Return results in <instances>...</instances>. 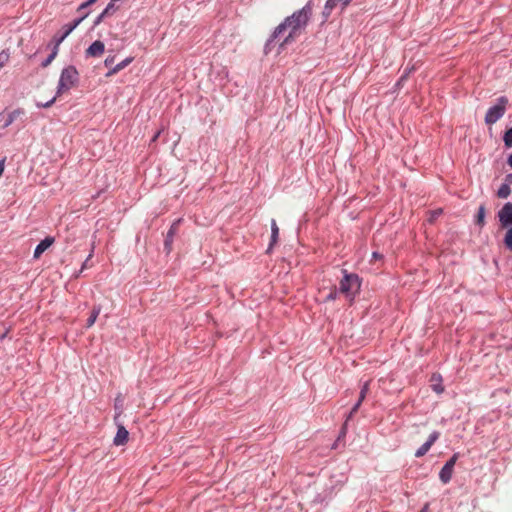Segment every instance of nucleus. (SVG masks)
<instances>
[{
    "label": "nucleus",
    "mask_w": 512,
    "mask_h": 512,
    "mask_svg": "<svg viewBox=\"0 0 512 512\" xmlns=\"http://www.w3.org/2000/svg\"><path fill=\"white\" fill-rule=\"evenodd\" d=\"M5 160L6 158H2L0 160V177L2 176L3 172H4V168H5Z\"/></svg>",
    "instance_id": "nucleus-30"
},
{
    "label": "nucleus",
    "mask_w": 512,
    "mask_h": 512,
    "mask_svg": "<svg viewBox=\"0 0 512 512\" xmlns=\"http://www.w3.org/2000/svg\"><path fill=\"white\" fill-rule=\"evenodd\" d=\"M503 140L506 147H512V127L505 132Z\"/></svg>",
    "instance_id": "nucleus-21"
},
{
    "label": "nucleus",
    "mask_w": 512,
    "mask_h": 512,
    "mask_svg": "<svg viewBox=\"0 0 512 512\" xmlns=\"http://www.w3.org/2000/svg\"><path fill=\"white\" fill-rule=\"evenodd\" d=\"M23 112L21 110H14L12 111L11 113L8 114V117H7V120L4 124V127H7L9 125H11L15 119L20 116Z\"/></svg>",
    "instance_id": "nucleus-19"
},
{
    "label": "nucleus",
    "mask_w": 512,
    "mask_h": 512,
    "mask_svg": "<svg viewBox=\"0 0 512 512\" xmlns=\"http://www.w3.org/2000/svg\"><path fill=\"white\" fill-rule=\"evenodd\" d=\"M91 4H88V1L82 3L80 6H79V11H83L85 10L86 8H88Z\"/></svg>",
    "instance_id": "nucleus-31"
},
{
    "label": "nucleus",
    "mask_w": 512,
    "mask_h": 512,
    "mask_svg": "<svg viewBox=\"0 0 512 512\" xmlns=\"http://www.w3.org/2000/svg\"><path fill=\"white\" fill-rule=\"evenodd\" d=\"M508 99L505 96H501L497 99V103L490 107L485 115V123L487 125L495 124L499 119H501L507 109Z\"/></svg>",
    "instance_id": "nucleus-4"
},
{
    "label": "nucleus",
    "mask_w": 512,
    "mask_h": 512,
    "mask_svg": "<svg viewBox=\"0 0 512 512\" xmlns=\"http://www.w3.org/2000/svg\"><path fill=\"white\" fill-rule=\"evenodd\" d=\"M508 164L512 167V154L508 158Z\"/></svg>",
    "instance_id": "nucleus-35"
},
{
    "label": "nucleus",
    "mask_w": 512,
    "mask_h": 512,
    "mask_svg": "<svg viewBox=\"0 0 512 512\" xmlns=\"http://www.w3.org/2000/svg\"><path fill=\"white\" fill-rule=\"evenodd\" d=\"M278 236H279V228L277 226L276 221L274 219H272V221H271V242H270L268 250H270L272 248V246L277 243Z\"/></svg>",
    "instance_id": "nucleus-15"
},
{
    "label": "nucleus",
    "mask_w": 512,
    "mask_h": 512,
    "mask_svg": "<svg viewBox=\"0 0 512 512\" xmlns=\"http://www.w3.org/2000/svg\"><path fill=\"white\" fill-rule=\"evenodd\" d=\"M458 459V454L455 453L447 462L446 464L442 467L440 473H439V478L440 480L444 483V484H447L451 478H452V474H453V469H454V466H455V463Z\"/></svg>",
    "instance_id": "nucleus-5"
},
{
    "label": "nucleus",
    "mask_w": 512,
    "mask_h": 512,
    "mask_svg": "<svg viewBox=\"0 0 512 512\" xmlns=\"http://www.w3.org/2000/svg\"><path fill=\"white\" fill-rule=\"evenodd\" d=\"M159 134H160V132H157V133L155 134V136L153 137L152 141H156V139L158 138Z\"/></svg>",
    "instance_id": "nucleus-36"
},
{
    "label": "nucleus",
    "mask_w": 512,
    "mask_h": 512,
    "mask_svg": "<svg viewBox=\"0 0 512 512\" xmlns=\"http://www.w3.org/2000/svg\"><path fill=\"white\" fill-rule=\"evenodd\" d=\"M114 62V57H107L104 61V64L106 67H109L113 64Z\"/></svg>",
    "instance_id": "nucleus-29"
},
{
    "label": "nucleus",
    "mask_w": 512,
    "mask_h": 512,
    "mask_svg": "<svg viewBox=\"0 0 512 512\" xmlns=\"http://www.w3.org/2000/svg\"><path fill=\"white\" fill-rule=\"evenodd\" d=\"M101 307L100 306H94L91 312V315L87 319L86 327L90 328L94 325L98 315L100 314Z\"/></svg>",
    "instance_id": "nucleus-16"
},
{
    "label": "nucleus",
    "mask_w": 512,
    "mask_h": 512,
    "mask_svg": "<svg viewBox=\"0 0 512 512\" xmlns=\"http://www.w3.org/2000/svg\"><path fill=\"white\" fill-rule=\"evenodd\" d=\"M133 58L132 57H129V58H126L124 59L123 61H121L120 63H118L115 67H113L107 74L106 76L107 77H110L116 73H118L119 71H121L122 69H124L125 67H127L131 62H132Z\"/></svg>",
    "instance_id": "nucleus-14"
},
{
    "label": "nucleus",
    "mask_w": 512,
    "mask_h": 512,
    "mask_svg": "<svg viewBox=\"0 0 512 512\" xmlns=\"http://www.w3.org/2000/svg\"><path fill=\"white\" fill-rule=\"evenodd\" d=\"M173 233H174L173 228H171L167 235L166 244L170 241V238H172Z\"/></svg>",
    "instance_id": "nucleus-32"
},
{
    "label": "nucleus",
    "mask_w": 512,
    "mask_h": 512,
    "mask_svg": "<svg viewBox=\"0 0 512 512\" xmlns=\"http://www.w3.org/2000/svg\"><path fill=\"white\" fill-rule=\"evenodd\" d=\"M105 51V45L102 41H94L86 50L85 55L87 58L100 57Z\"/></svg>",
    "instance_id": "nucleus-8"
},
{
    "label": "nucleus",
    "mask_w": 512,
    "mask_h": 512,
    "mask_svg": "<svg viewBox=\"0 0 512 512\" xmlns=\"http://www.w3.org/2000/svg\"><path fill=\"white\" fill-rule=\"evenodd\" d=\"M361 282L357 274L347 273L344 271V276L339 283V292L344 295L350 302L353 301L355 295L359 292Z\"/></svg>",
    "instance_id": "nucleus-3"
},
{
    "label": "nucleus",
    "mask_w": 512,
    "mask_h": 512,
    "mask_svg": "<svg viewBox=\"0 0 512 512\" xmlns=\"http://www.w3.org/2000/svg\"><path fill=\"white\" fill-rule=\"evenodd\" d=\"M432 388L438 394H440L444 391V387L441 384H433Z\"/></svg>",
    "instance_id": "nucleus-26"
},
{
    "label": "nucleus",
    "mask_w": 512,
    "mask_h": 512,
    "mask_svg": "<svg viewBox=\"0 0 512 512\" xmlns=\"http://www.w3.org/2000/svg\"><path fill=\"white\" fill-rule=\"evenodd\" d=\"M484 217H485V208H484V206H480L479 210H478V215H477V223L479 225H483Z\"/></svg>",
    "instance_id": "nucleus-23"
},
{
    "label": "nucleus",
    "mask_w": 512,
    "mask_h": 512,
    "mask_svg": "<svg viewBox=\"0 0 512 512\" xmlns=\"http://www.w3.org/2000/svg\"><path fill=\"white\" fill-rule=\"evenodd\" d=\"M442 213V210H436L431 213V217L429 219L430 222H432L436 217H438Z\"/></svg>",
    "instance_id": "nucleus-27"
},
{
    "label": "nucleus",
    "mask_w": 512,
    "mask_h": 512,
    "mask_svg": "<svg viewBox=\"0 0 512 512\" xmlns=\"http://www.w3.org/2000/svg\"><path fill=\"white\" fill-rule=\"evenodd\" d=\"M351 1L352 0H327L323 9V16L328 18L331 15L333 9L338 6L344 9L351 3Z\"/></svg>",
    "instance_id": "nucleus-7"
},
{
    "label": "nucleus",
    "mask_w": 512,
    "mask_h": 512,
    "mask_svg": "<svg viewBox=\"0 0 512 512\" xmlns=\"http://www.w3.org/2000/svg\"><path fill=\"white\" fill-rule=\"evenodd\" d=\"M97 0H88V4H94Z\"/></svg>",
    "instance_id": "nucleus-37"
},
{
    "label": "nucleus",
    "mask_w": 512,
    "mask_h": 512,
    "mask_svg": "<svg viewBox=\"0 0 512 512\" xmlns=\"http://www.w3.org/2000/svg\"><path fill=\"white\" fill-rule=\"evenodd\" d=\"M312 15V6L308 2L302 9L295 11L291 16H288L281 22L274 30L270 41L278 38L282 33L288 30L287 36L283 39L280 47L291 44L300 36L302 31L306 28L310 17Z\"/></svg>",
    "instance_id": "nucleus-1"
},
{
    "label": "nucleus",
    "mask_w": 512,
    "mask_h": 512,
    "mask_svg": "<svg viewBox=\"0 0 512 512\" xmlns=\"http://www.w3.org/2000/svg\"><path fill=\"white\" fill-rule=\"evenodd\" d=\"M78 82L79 73L77 69L74 66L64 68L59 78L56 95L46 103H37V106L44 108L52 106L58 97L76 87Z\"/></svg>",
    "instance_id": "nucleus-2"
},
{
    "label": "nucleus",
    "mask_w": 512,
    "mask_h": 512,
    "mask_svg": "<svg viewBox=\"0 0 512 512\" xmlns=\"http://www.w3.org/2000/svg\"><path fill=\"white\" fill-rule=\"evenodd\" d=\"M87 15L88 13H84L79 19L75 20L72 24L65 25L63 27L64 32L62 36L55 40V44L59 46L62 43V41L83 21V19L86 18Z\"/></svg>",
    "instance_id": "nucleus-10"
},
{
    "label": "nucleus",
    "mask_w": 512,
    "mask_h": 512,
    "mask_svg": "<svg viewBox=\"0 0 512 512\" xmlns=\"http://www.w3.org/2000/svg\"><path fill=\"white\" fill-rule=\"evenodd\" d=\"M128 431L125 429L124 426H119L116 436L114 438V444L117 446L124 445L128 440Z\"/></svg>",
    "instance_id": "nucleus-12"
},
{
    "label": "nucleus",
    "mask_w": 512,
    "mask_h": 512,
    "mask_svg": "<svg viewBox=\"0 0 512 512\" xmlns=\"http://www.w3.org/2000/svg\"><path fill=\"white\" fill-rule=\"evenodd\" d=\"M338 294H340L339 292V287L336 288V287H333L331 289V291L329 292V294L326 296V301H333L337 298Z\"/></svg>",
    "instance_id": "nucleus-22"
},
{
    "label": "nucleus",
    "mask_w": 512,
    "mask_h": 512,
    "mask_svg": "<svg viewBox=\"0 0 512 512\" xmlns=\"http://www.w3.org/2000/svg\"><path fill=\"white\" fill-rule=\"evenodd\" d=\"M498 217L502 227L512 225V203H506L498 212Z\"/></svg>",
    "instance_id": "nucleus-6"
},
{
    "label": "nucleus",
    "mask_w": 512,
    "mask_h": 512,
    "mask_svg": "<svg viewBox=\"0 0 512 512\" xmlns=\"http://www.w3.org/2000/svg\"><path fill=\"white\" fill-rule=\"evenodd\" d=\"M373 258H375V259L381 258V255H379L378 253L374 252L373 253Z\"/></svg>",
    "instance_id": "nucleus-34"
},
{
    "label": "nucleus",
    "mask_w": 512,
    "mask_h": 512,
    "mask_svg": "<svg viewBox=\"0 0 512 512\" xmlns=\"http://www.w3.org/2000/svg\"><path fill=\"white\" fill-rule=\"evenodd\" d=\"M368 391H369V382L367 381L362 386L361 391H360L359 399H358L357 403L351 409L350 415H352V414H354V413H356L358 411V409H359L362 401L365 399Z\"/></svg>",
    "instance_id": "nucleus-13"
},
{
    "label": "nucleus",
    "mask_w": 512,
    "mask_h": 512,
    "mask_svg": "<svg viewBox=\"0 0 512 512\" xmlns=\"http://www.w3.org/2000/svg\"><path fill=\"white\" fill-rule=\"evenodd\" d=\"M439 436L440 434L437 431L430 434L428 440L420 448L416 450L415 456L417 458L424 456L430 450L431 446L436 442Z\"/></svg>",
    "instance_id": "nucleus-9"
},
{
    "label": "nucleus",
    "mask_w": 512,
    "mask_h": 512,
    "mask_svg": "<svg viewBox=\"0 0 512 512\" xmlns=\"http://www.w3.org/2000/svg\"><path fill=\"white\" fill-rule=\"evenodd\" d=\"M54 238L46 237L35 248L34 258L38 259L40 256L53 244Z\"/></svg>",
    "instance_id": "nucleus-11"
},
{
    "label": "nucleus",
    "mask_w": 512,
    "mask_h": 512,
    "mask_svg": "<svg viewBox=\"0 0 512 512\" xmlns=\"http://www.w3.org/2000/svg\"><path fill=\"white\" fill-rule=\"evenodd\" d=\"M511 193L510 186L508 184H502L500 188L498 189L497 196L499 198L505 199L507 198Z\"/></svg>",
    "instance_id": "nucleus-18"
},
{
    "label": "nucleus",
    "mask_w": 512,
    "mask_h": 512,
    "mask_svg": "<svg viewBox=\"0 0 512 512\" xmlns=\"http://www.w3.org/2000/svg\"><path fill=\"white\" fill-rule=\"evenodd\" d=\"M105 17H106V16H105L103 13H101V14L96 18V20L94 21V26L99 25V24L103 21V19H104Z\"/></svg>",
    "instance_id": "nucleus-28"
},
{
    "label": "nucleus",
    "mask_w": 512,
    "mask_h": 512,
    "mask_svg": "<svg viewBox=\"0 0 512 512\" xmlns=\"http://www.w3.org/2000/svg\"><path fill=\"white\" fill-rule=\"evenodd\" d=\"M58 48H59V46H57V45L55 44V45H54V47H53V50H52L51 54L46 58V60H45V61H43V62H42L41 66H42L43 68L48 67V66L52 63V61L55 59V57H56V56H57V54H58Z\"/></svg>",
    "instance_id": "nucleus-17"
},
{
    "label": "nucleus",
    "mask_w": 512,
    "mask_h": 512,
    "mask_svg": "<svg viewBox=\"0 0 512 512\" xmlns=\"http://www.w3.org/2000/svg\"><path fill=\"white\" fill-rule=\"evenodd\" d=\"M8 59H9L8 53H6L4 51L0 53V69L6 64Z\"/></svg>",
    "instance_id": "nucleus-25"
},
{
    "label": "nucleus",
    "mask_w": 512,
    "mask_h": 512,
    "mask_svg": "<svg viewBox=\"0 0 512 512\" xmlns=\"http://www.w3.org/2000/svg\"><path fill=\"white\" fill-rule=\"evenodd\" d=\"M114 1H115V0H112V2H111V3H109V4L107 5V7L103 10V12H102V13H103L105 16L111 15V14L116 10L115 5H114V3H113Z\"/></svg>",
    "instance_id": "nucleus-24"
},
{
    "label": "nucleus",
    "mask_w": 512,
    "mask_h": 512,
    "mask_svg": "<svg viewBox=\"0 0 512 512\" xmlns=\"http://www.w3.org/2000/svg\"><path fill=\"white\" fill-rule=\"evenodd\" d=\"M428 510H429V503H426V504L424 505V507L421 509V511H420V512H428Z\"/></svg>",
    "instance_id": "nucleus-33"
},
{
    "label": "nucleus",
    "mask_w": 512,
    "mask_h": 512,
    "mask_svg": "<svg viewBox=\"0 0 512 512\" xmlns=\"http://www.w3.org/2000/svg\"><path fill=\"white\" fill-rule=\"evenodd\" d=\"M504 244L510 251H512V227L506 232Z\"/></svg>",
    "instance_id": "nucleus-20"
}]
</instances>
